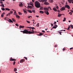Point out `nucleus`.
Masks as SVG:
<instances>
[{
	"instance_id": "f257e3e1",
	"label": "nucleus",
	"mask_w": 73,
	"mask_h": 73,
	"mask_svg": "<svg viewBox=\"0 0 73 73\" xmlns=\"http://www.w3.org/2000/svg\"><path fill=\"white\" fill-rule=\"evenodd\" d=\"M35 6L36 8H38L41 7V4L38 1H36L35 2Z\"/></svg>"
},
{
	"instance_id": "f03ea898",
	"label": "nucleus",
	"mask_w": 73,
	"mask_h": 73,
	"mask_svg": "<svg viewBox=\"0 0 73 73\" xmlns=\"http://www.w3.org/2000/svg\"><path fill=\"white\" fill-rule=\"evenodd\" d=\"M32 33H34V32H33L31 31H29L27 30H24L23 33H25L26 34H32Z\"/></svg>"
},
{
	"instance_id": "7ed1b4c3",
	"label": "nucleus",
	"mask_w": 73,
	"mask_h": 73,
	"mask_svg": "<svg viewBox=\"0 0 73 73\" xmlns=\"http://www.w3.org/2000/svg\"><path fill=\"white\" fill-rule=\"evenodd\" d=\"M65 8H67L68 9H70V6L68 5H65L64 6Z\"/></svg>"
},
{
	"instance_id": "20e7f679",
	"label": "nucleus",
	"mask_w": 73,
	"mask_h": 73,
	"mask_svg": "<svg viewBox=\"0 0 73 73\" xmlns=\"http://www.w3.org/2000/svg\"><path fill=\"white\" fill-rule=\"evenodd\" d=\"M65 8L64 7H62L60 9V10L61 11H64V10H65Z\"/></svg>"
},
{
	"instance_id": "39448f33",
	"label": "nucleus",
	"mask_w": 73,
	"mask_h": 73,
	"mask_svg": "<svg viewBox=\"0 0 73 73\" xmlns=\"http://www.w3.org/2000/svg\"><path fill=\"white\" fill-rule=\"evenodd\" d=\"M10 61H16V59H13L11 57L10 58Z\"/></svg>"
},
{
	"instance_id": "423d86ee",
	"label": "nucleus",
	"mask_w": 73,
	"mask_h": 73,
	"mask_svg": "<svg viewBox=\"0 0 73 73\" xmlns=\"http://www.w3.org/2000/svg\"><path fill=\"white\" fill-rule=\"evenodd\" d=\"M44 5H49V3L48 2H45L44 3Z\"/></svg>"
},
{
	"instance_id": "0eeeda50",
	"label": "nucleus",
	"mask_w": 73,
	"mask_h": 73,
	"mask_svg": "<svg viewBox=\"0 0 73 73\" xmlns=\"http://www.w3.org/2000/svg\"><path fill=\"white\" fill-rule=\"evenodd\" d=\"M55 25L52 28L53 29H56V28L57 27H58V26L57 25Z\"/></svg>"
},
{
	"instance_id": "6e6552de",
	"label": "nucleus",
	"mask_w": 73,
	"mask_h": 73,
	"mask_svg": "<svg viewBox=\"0 0 73 73\" xmlns=\"http://www.w3.org/2000/svg\"><path fill=\"white\" fill-rule=\"evenodd\" d=\"M69 3H71L72 2V3L73 4V0H68Z\"/></svg>"
},
{
	"instance_id": "1a4fd4ad",
	"label": "nucleus",
	"mask_w": 73,
	"mask_h": 73,
	"mask_svg": "<svg viewBox=\"0 0 73 73\" xmlns=\"http://www.w3.org/2000/svg\"><path fill=\"white\" fill-rule=\"evenodd\" d=\"M25 61V59H22L20 61V63H21L22 62H23Z\"/></svg>"
},
{
	"instance_id": "9d476101",
	"label": "nucleus",
	"mask_w": 73,
	"mask_h": 73,
	"mask_svg": "<svg viewBox=\"0 0 73 73\" xmlns=\"http://www.w3.org/2000/svg\"><path fill=\"white\" fill-rule=\"evenodd\" d=\"M19 6L20 7H22L23 6V3H20L19 4Z\"/></svg>"
},
{
	"instance_id": "9b49d317",
	"label": "nucleus",
	"mask_w": 73,
	"mask_h": 73,
	"mask_svg": "<svg viewBox=\"0 0 73 73\" xmlns=\"http://www.w3.org/2000/svg\"><path fill=\"white\" fill-rule=\"evenodd\" d=\"M40 34H38V36H42V35H44V33H39Z\"/></svg>"
},
{
	"instance_id": "f8f14e48",
	"label": "nucleus",
	"mask_w": 73,
	"mask_h": 73,
	"mask_svg": "<svg viewBox=\"0 0 73 73\" xmlns=\"http://www.w3.org/2000/svg\"><path fill=\"white\" fill-rule=\"evenodd\" d=\"M44 10L45 11H46V10L47 11L49 10V9H48V8L47 7H44Z\"/></svg>"
},
{
	"instance_id": "ddd939ff",
	"label": "nucleus",
	"mask_w": 73,
	"mask_h": 73,
	"mask_svg": "<svg viewBox=\"0 0 73 73\" xmlns=\"http://www.w3.org/2000/svg\"><path fill=\"white\" fill-rule=\"evenodd\" d=\"M9 20H8V21H10L9 23H13V21H12V20H11V19H9Z\"/></svg>"
},
{
	"instance_id": "4468645a",
	"label": "nucleus",
	"mask_w": 73,
	"mask_h": 73,
	"mask_svg": "<svg viewBox=\"0 0 73 73\" xmlns=\"http://www.w3.org/2000/svg\"><path fill=\"white\" fill-rule=\"evenodd\" d=\"M58 17H61V16H62V14H60L59 13H58Z\"/></svg>"
},
{
	"instance_id": "2eb2a0df",
	"label": "nucleus",
	"mask_w": 73,
	"mask_h": 73,
	"mask_svg": "<svg viewBox=\"0 0 73 73\" xmlns=\"http://www.w3.org/2000/svg\"><path fill=\"white\" fill-rule=\"evenodd\" d=\"M27 28H32V29H35L34 27H27Z\"/></svg>"
},
{
	"instance_id": "dca6fc26",
	"label": "nucleus",
	"mask_w": 73,
	"mask_h": 73,
	"mask_svg": "<svg viewBox=\"0 0 73 73\" xmlns=\"http://www.w3.org/2000/svg\"><path fill=\"white\" fill-rule=\"evenodd\" d=\"M3 1H5V0H0V3H1V4H2V3H3Z\"/></svg>"
},
{
	"instance_id": "f3484780",
	"label": "nucleus",
	"mask_w": 73,
	"mask_h": 73,
	"mask_svg": "<svg viewBox=\"0 0 73 73\" xmlns=\"http://www.w3.org/2000/svg\"><path fill=\"white\" fill-rule=\"evenodd\" d=\"M48 1L49 3H53V1L52 0H48Z\"/></svg>"
},
{
	"instance_id": "a211bd4d",
	"label": "nucleus",
	"mask_w": 73,
	"mask_h": 73,
	"mask_svg": "<svg viewBox=\"0 0 73 73\" xmlns=\"http://www.w3.org/2000/svg\"><path fill=\"white\" fill-rule=\"evenodd\" d=\"M28 11L29 13H32V12L31 10H28Z\"/></svg>"
},
{
	"instance_id": "6ab92c4d",
	"label": "nucleus",
	"mask_w": 73,
	"mask_h": 73,
	"mask_svg": "<svg viewBox=\"0 0 73 73\" xmlns=\"http://www.w3.org/2000/svg\"><path fill=\"white\" fill-rule=\"evenodd\" d=\"M24 26H20L19 27V28H24Z\"/></svg>"
},
{
	"instance_id": "aec40b11",
	"label": "nucleus",
	"mask_w": 73,
	"mask_h": 73,
	"mask_svg": "<svg viewBox=\"0 0 73 73\" xmlns=\"http://www.w3.org/2000/svg\"><path fill=\"white\" fill-rule=\"evenodd\" d=\"M53 10L54 11H57V9L56 8H53Z\"/></svg>"
},
{
	"instance_id": "412c9836",
	"label": "nucleus",
	"mask_w": 73,
	"mask_h": 73,
	"mask_svg": "<svg viewBox=\"0 0 73 73\" xmlns=\"http://www.w3.org/2000/svg\"><path fill=\"white\" fill-rule=\"evenodd\" d=\"M14 72H16L17 71V68H15L14 69Z\"/></svg>"
},
{
	"instance_id": "4be33fe9",
	"label": "nucleus",
	"mask_w": 73,
	"mask_h": 73,
	"mask_svg": "<svg viewBox=\"0 0 73 73\" xmlns=\"http://www.w3.org/2000/svg\"><path fill=\"white\" fill-rule=\"evenodd\" d=\"M43 9V7H40V10H42Z\"/></svg>"
},
{
	"instance_id": "5701e85b",
	"label": "nucleus",
	"mask_w": 73,
	"mask_h": 73,
	"mask_svg": "<svg viewBox=\"0 0 73 73\" xmlns=\"http://www.w3.org/2000/svg\"><path fill=\"white\" fill-rule=\"evenodd\" d=\"M28 7H29V8H32V7H33L31 6L28 5Z\"/></svg>"
},
{
	"instance_id": "b1692460",
	"label": "nucleus",
	"mask_w": 73,
	"mask_h": 73,
	"mask_svg": "<svg viewBox=\"0 0 73 73\" xmlns=\"http://www.w3.org/2000/svg\"><path fill=\"white\" fill-rule=\"evenodd\" d=\"M16 16L17 18H20V17L18 15H16Z\"/></svg>"
},
{
	"instance_id": "393cba45",
	"label": "nucleus",
	"mask_w": 73,
	"mask_h": 73,
	"mask_svg": "<svg viewBox=\"0 0 73 73\" xmlns=\"http://www.w3.org/2000/svg\"><path fill=\"white\" fill-rule=\"evenodd\" d=\"M4 13H3L1 15V16L3 17H4Z\"/></svg>"
},
{
	"instance_id": "a878e982",
	"label": "nucleus",
	"mask_w": 73,
	"mask_h": 73,
	"mask_svg": "<svg viewBox=\"0 0 73 73\" xmlns=\"http://www.w3.org/2000/svg\"><path fill=\"white\" fill-rule=\"evenodd\" d=\"M5 9L6 10V11H10V9L8 8H6Z\"/></svg>"
},
{
	"instance_id": "bb28decb",
	"label": "nucleus",
	"mask_w": 73,
	"mask_h": 73,
	"mask_svg": "<svg viewBox=\"0 0 73 73\" xmlns=\"http://www.w3.org/2000/svg\"><path fill=\"white\" fill-rule=\"evenodd\" d=\"M39 12L40 13H44V11H40Z\"/></svg>"
},
{
	"instance_id": "cd10ccee",
	"label": "nucleus",
	"mask_w": 73,
	"mask_h": 73,
	"mask_svg": "<svg viewBox=\"0 0 73 73\" xmlns=\"http://www.w3.org/2000/svg\"><path fill=\"white\" fill-rule=\"evenodd\" d=\"M12 20H13V21L14 22H16V20L15 19H14V18H12Z\"/></svg>"
},
{
	"instance_id": "c85d7f7f",
	"label": "nucleus",
	"mask_w": 73,
	"mask_h": 73,
	"mask_svg": "<svg viewBox=\"0 0 73 73\" xmlns=\"http://www.w3.org/2000/svg\"><path fill=\"white\" fill-rule=\"evenodd\" d=\"M39 24H40L38 23L36 25V27H39Z\"/></svg>"
},
{
	"instance_id": "c756f323",
	"label": "nucleus",
	"mask_w": 73,
	"mask_h": 73,
	"mask_svg": "<svg viewBox=\"0 0 73 73\" xmlns=\"http://www.w3.org/2000/svg\"><path fill=\"white\" fill-rule=\"evenodd\" d=\"M30 30L31 31H33L32 32H34V33H35V32H34V31H33V30H31V29H30ZM31 32H32V31H31Z\"/></svg>"
},
{
	"instance_id": "7c9ffc66",
	"label": "nucleus",
	"mask_w": 73,
	"mask_h": 73,
	"mask_svg": "<svg viewBox=\"0 0 73 73\" xmlns=\"http://www.w3.org/2000/svg\"><path fill=\"white\" fill-rule=\"evenodd\" d=\"M66 21V18L64 17V19L63 20V21Z\"/></svg>"
},
{
	"instance_id": "2f4dec72",
	"label": "nucleus",
	"mask_w": 73,
	"mask_h": 73,
	"mask_svg": "<svg viewBox=\"0 0 73 73\" xmlns=\"http://www.w3.org/2000/svg\"><path fill=\"white\" fill-rule=\"evenodd\" d=\"M66 50V48H65V47L63 49V51H64Z\"/></svg>"
},
{
	"instance_id": "473e14b6",
	"label": "nucleus",
	"mask_w": 73,
	"mask_h": 73,
	"mask_svg": "<svg viewBox=\"0 0 73 73\" xmlns=\"http://www.w3.org/2000/svg\"><path fill=\"white\" fill-rule=\"evenodd\" d=\"M58 33H59V34H60V35H61L62 34H61V33H62V32H60L59 31L58 32Z\"/></svg>"
},
{
	"instance_id": "72a5a7b5",
	"label": "nucleus",
	"mask_w": 73,
	"mask_h": 73,
	"mask_svg": "<svg viewBox=\"0 0 73 73\" xmlns=\"http://www.w3.org/2000/svg\"><path fill=\"white\" fill-rule=\"evenodd\" d=\"M46 14L47 15H49V12L48 11H47L46 12Z\"/></svg>"
},
{
	"instance_id": "f704fd0d",
	"label": "nucleus",
	"mask_w": 73,
	"mask_h": 73,
	"mask_svg": "<svg viewBox=\"0 0 73 73\" xmlns=\"http://www.w3.org/2000/svg\"><path fill=\"white\" fill-rule=\"evenodd\" d=\"M1 9H2V11H5V9H4V8H2Z\"/></svg>"
},
{
	"instance_id": "c9c22d12",
	"label": "nucleus",
	"mask_w": 73,
	"mask_h": 73,
	"mask_svg": "<svg viewBox=\"0 0 73 73\" xmlns=\"http://www.w3.org/2000/svg\"><path fill=\"white\" fill-rule=\"evenodd\" d=\"M70 26H71L70 28H73V25H70Z\"/></svg>"
},
{
	"instance_id": "e433bc0d",
	"label": "nucleus",
	"mask_w": 73,
	"mask_h": 73,
	"mask_svg": "<svg viewBox=\"0 0 73 73\" xmlns=\"http://www.w3.org/2000/svg\"><path fill=\"white\" fill-rule=\"evenodd\" d=\"M23 12L25 13H27V11H25V10H23Z\"/></svg>"
},
{
	"instance_id": "4c0bfd02",
	"label": "nucleus",
	"mask_w": 73,
	"mask_h": 73,
	"mask_svg": "<svg viewBox=\"0 0 73 73\" xmlns=\"http://www.w3.org/2000/svg\"><path fill=\"white\" fill-rule=\"evenodd\" d=\"M13 13V11H10V13L11 14H12Z\"/></svg>"
},
{
	"instance_id": "58836bf2",
	"label": "nucleus",
	"mask_w": 73,
	"mask_h": 73,
	"mask_svg": "<svg viewBox=\"0 0 73 73\" xmlns=\"http://www.w3.org/2000/svg\"><path fill=\"white\" fill-rule=\"evenodd\" d=\"M18 13H19V15H22V13L20 12H18Z\"/></svg>"
},
{
	"instance_id": "ea45409f",
	"label": "nucleus",
	"mask_w": 73,
	"mask_h": 73,
	"mask_svg": "<svg viewBox=\"0 0 73 73\" xmlns=\"http://www.w3.org/2000/svg\"><path fill=\"white\" fill-rule=\"evenodd\" d=\"M5 20H8V18L7 17H6L5 18Z\"/></svg>"
},
{
	"instance_id": "a19ab883",
	"label": "nucleus",
	"mask_w": 73,
	"mask_h": 73,
	"mask_svg": "<svg viewBox=\"0 0 73 73\" xmlns=\"http://www.w3.org/2000/svg\"><path fill=\"white\" fill-rule=\"evenodd\" d=\"M28 18H30V17H32L31 16H29L27 17Z\"/></svg>"
},
{
	"instance_id": "79ce46f5",
	"label": "nucleus",
	"mask_w": 73,
	"mask_h": 73,
	"mask_svg": "<svg viewBox=\"0 0 73 73\" xmlns=\"http://www.w3.org/2000/svg\"><path fill=\"white\" fill-rule=\"evenodd\" d=\"M15 25H16V26H17V27H19V25H18V24L16 23L15 24Z\"/></svg>"
},
{
	"instance_id": "37998d69",
	"label": "nucleus",
	"mask_w": 73,
	"mask_h": 73,
	"mask_svg": "<svg viewBox=\"0 0 73 73\" xmlns=\"http://www.w3.org/2000/svg\"><path fill=\"white\" fill-rule=\"evenodd\" d=\"M32 11L34 13H35V10H32Z\"/></svg>"
},
{
	"instance_id": "c03bdc74",
	"label": "nucleus",
	"mask_w": 73,
	"mask_h": 73,
	"mask_svg": "<svg viewBox=\"0 0 73 73\" xmlns=\"http://www.w3.org/2000/svg\"><path fill=\"white\" fill-rule=\"evenodd\" d=\"M26 21L27 22V23H31L30 21Z\"/></svg>"
},
{
	"instance_id": "a18cd8bd",
	"label": "nucleus",
	"mask_w": 73,
	"mask_h": 73,
	"mask_svg": "<svg viewBox=\"0 0 73 73\" xmlns=\"http://www.w3.org/2000/svg\"><path fill=\"white\" fill-rule=\"evenodd\" d=\"M38 1H39V2H41L42 1V0H37Z\"/></svg>"
},
{
	"instance_id": "49530a36",
	"label": "nucleus",
	"mask_w": 73,
	"mask_h": 73,
	"mask_svg": "<svg viewBox=\"0 0 73 73\" xmlns=\"http://www.w3.org/2000/svg\"><path fill=\"white\" fill-rule=\"evenodd\" d=\"M15 63H16V62L14 61V62H13V65H15Z\"/></svg>"
},
{
	"instance_id": "de8ad7c7",
	"label": "nucleus",
	"mask_w": 73,
	"mask_h": 73,
	"mask_svg": "<svg viewBox=\"0 0 73 73\" xmlns=\"http://www.w3.org/2000/svg\"><path fill=\"white\" fill-rule=\"evenodd\" d=\"M1 5H0V6H1V7H2L3 6V3H1Z\"/></svg>"
},
{
	"instance_id": "09e8293b",
	"label": "nucleus",
	"mask_w": 73,
	"mask_h": 73,
	"mask_svg": "<svg viewBox=\"0 0 73 73\" xmlns=\"http://www.w3.org/2000/svg\"><path fill=\"white\" fill-rule=\"evenodd\" d=\"M24 58L26 60H27L28 59L26 57H24Z\"/></svg>"
},
{
	"instance_id": "8fccbe9b",
	"label": "nucleus",
	"mask_w": 73,
	"mask_h": 73,
	"mask_svg": "<svg viewBox=\"0 0 73 73\" xmlns=\"http://www.w3.org/2000/svg\"><path fill=\"white\" fill-rule=\"evenodd\" d=\"M45 2L44 0H42V3H44V2Z\"/></svg>"
},
{
	"instance_id": "3c124183",
	"label": "nucleus",
	"mask_w": 73,
	"mask_h": 73,
	"mask_svg": "<svg viewBox=\"0 0 73 73\" xmlns=\"http://www.w3.org/2000/svg\"><path fill=\"white\" fill-rule=\"evenodd\" d=\"M51 25L52 27H53V24L52 23H51Z\"/></svg>"
},
{
	"instance_id": "603ef678",
	"label": "nucleus",
	"mask_w": 73,
	"mask_h": 73,
	"mask_svg": "<svg viewBox=\"0 0 73 73\" xmlns=\"http://www.w3.org/2000/svg\"><path fill=\"white\" fill-rule=\"evenodd\" d=\"M70 11H71V13H73V10H70Z\"/></svg>"
},
{
	"instance_id": "864d4df0",
	"label": "nucleus",
	"mask_w": 73,
	"mask_h": 73,
	"mask_svg": "<svg viewBox=\"0 0 73 73\" xmlns=\"http://www.w3.org/2000/svg\"><path fill=\"white\" fill-rule=\"evenodd\" d=\"M30 5H32V7H33V4L31 3L30 4Z\"/></svg>"
},
{
	"instance_id": "5fc2aeb1",
	"label": "nucleus",
	"mask_w": 73,
	"mask_h": 73,
	"mask_svg": "<svg viewBox=\"0 0 73 73\" xmlns=\"http://www.w3.org/2000/svg\"><path fill=\"white\" fill-rule=\"evenodd\" d=\"M2 7H5L4 6V5L3 4V5H2Z\"/></svg>"
},
{
	"instance_id": "6e6d98bb",
	"label": "nucleus",
	"mask_w": 73,
	"mask_h": 73,
	"mask_svg": "<svg viewBox=\"0 0 73 73\" xmlns=\"http://www.w3.org/2000/svg\"><path fill=\"white\" fill-rule=\"evenodd\" d=\"M57 44H55V47H57Z\"/></svg>"
},
{
	"instance_id": "4d7b16f0",
	"label": "nucleus",
	"mask_w": 73,
	"mask_h": 73,
	"mask_svg": "<svg viewBox=\"0 0 73 73\" xmlns=\"http://www.w3.org/2000/svg\"><path fill=\"white\" fill-rule=\"evenodd\" d=\"M15 12H14V13H15V15H17V14H15L16 13V11H15Z\"/></svg>"
},
{
	"instance_id": "13d9d810",
	"label": "nucleus",
	"mask_w": 73,
	"mask_h": 73,
	"mask_svg": "<svg viewBox=\"0 0 73 73\" xmlns=\"http://www.w3.org/2000/svg\"><path fill=\"white\" fill-rule=\"evenodd\" d=\"M42 32H43V33H45V31H44V30H42Z\"/></svg>"
},
{
	"instance_id": "bf43d9fd",
	"label": "nucleus",
	"mask_w": 73,
	"mask_h": 73,
	"mask_svg": "<svg viewBox=\"0 0 73 73\" xmlns=\"http://www.w3.org/2000/svg\"><path fill=\"white\" fill-rule=\"evenodd\" d=\"M32 1L33 3H34L35 2V0H32Z\"/></svg>"
},
{
	"instance_id": "052dcab7",
	"label": "nucleus",
	"mask_w": 73,
	"mask_h": 73,
	"mask_svg": "<svg viewBox=\"0 0 73 73\" xmlns=\"http://www.w3.org/2000/svg\"><path fill=\"white\" fill-rule=\"evenodd\" d=\"M21 32H22L23 33H24V31H20Z\"/></svg>"
},
{
	"instance_id": "680f3d73",
	"label": "nucleus",
	"mask_w": 73,
	"mask_h": 73,
	"mask_svg": "<svg viewBox=\"0 0 73 73\" xmlns=\"http://www.w3.org/2000/svg\"><path fill=\"white\" fill-rule=\"evenodd\" d=\"M44 2H46L47 1V0H44Z\"/></svg>"
},
{
	"instance_id": "e2e57ef3",
	"label": "nucleus",
	"mask_w": 73,
	"mask_h": 73,
	"mask_svg": "<svg viewBox=\"0 0 73 73\" xmlns=\"http://www.w3.org/2000/svg\"><path fill=\"white\" fill-rule=\"evenodd\" d=\"M57 12H61V11H59V10H58V11H57Z\"/></svg>"
},
{
	"instance_id": "0e129e2a",
	"label": "nucleus",
	"mask_w": 73,
	"mask_h": 73,
	"mask_svg": "<svg viewBox=\"0 0 73 73\" xmlns=\"http://www.w3.org/2000/svg\"><path fill=\"white\" fill-rule=\"evenodd\" d=\"M56 8L57 9H58V6H57Z\"/></svg>"
},
{
	"instance_id": "69168bd1",
	"label": "nucleus",
	"mask_w": 73,
	"mask_h": 73,
	"mask_svg": "<svg viewBox=\"0 0 73 73\" xmlns=\"http://www.w3.org/2000/svg\"><path fill=\"white\" fill-rule=\"evenodd\" d=\"M56 23H56V22H54V24H56Z\"/></svg>"
},
{
	"instance_id": "338daca9",
	"label": "nucleus",
	"mask_w": 73,
	"mask_h": 73,
	"mask_svg": "<svg viewBox=\"0 0 73 73\" xmlns=\"http://www.w3.org/2000/svg\"><path fill=\"white\" fill-rule=\"evenodd\" d=\"M73 49V47H72L71 48H70V50H71V49Z\"/></svg>"
},
{
	"instance_id": "774afa93",
	"label": "nucleus",
	"mask_w": 73,
	"mask_h": 73,
	"mask_svg": "<svg viewBox=\"0 0 73 73\" xmlns=\"http://www.w3.org/2000/svg\"><path fill=\"white\" fill-rule=\"evenodd\" d=\"M8 15H9V16L10 15H11V13H8Z\"/></svg>"
}]
</instances>
